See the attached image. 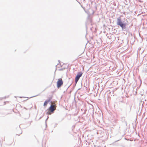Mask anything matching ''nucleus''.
Listing matches in <instances>:
<instances>
[{
    "mask_svg": "<svg viewBox=\"0 0 147 147\" xmlns=\"http://www.w3.org/2000/svg\"><path fill=\"white\" fill-rule=\"evenodd\" d=\"M54 105H51L50 107L48 109V111H46V113L48 115H51L53 113L55 109L54 108Z\"/></svg>",
    "mask_w": 147,
    "mask_h": 147,
    "instance_id": "obj_1",
    "label": "nucleus"
},
{
    "mask_svg": "<svg viewBox=\"0 0 147 147\" xmlns=\"http://www.w3.org/2000/svg\"><path fill=\"white\" fill-rule=\"evenodd\" d=\"M83 73L81 71L78 72L75 78V82L76 84L78 82L80 78L82 76Z\"/></svg>",
    "mask_w": 147,
    "mask_h": 147,
    "instance_id": "obj_2",
    "label": "nucleus"
},
{
    "mask_svg": "<svg viewBox=\"0 0 147 147\" xmlns=\"http://www.w3.org/2000/svg\"><path fill=\"white\" fill-rule=\"evenodd\" d=\"M63 82L61 79L60 78L58 79L57 83V87L58 88H59L63 85Z\"/></svg>",
    "mask_w": 147,
    "mask_h": 147,
    "instance_id": "obj_3",
    "label": "nucleus"
},
{
    "mask_svg": "<svg viewBox=\"0 0 147 147\" xmlns=\"http://www.w3.org/2000/svg\"><path fill=\"white\" fill-rule=\"evenodd\" d=\"M117 24L120 26L122 28H125V25L121 22L120 18L117 19Z\"/></svg>",
    "mask_w": 147,
    "mask_h": 147,
    "instance_id": "obj_4",
    "label": "nucleus"
},
{
    "mask_svg": "<svg viewBox=\"0 0 147 147\" xmlns=\"http://www.w3.org/2000/svg\"><path fill=\"white\" fill-rule=\"evenodd\" d=\"M121 121L123 123H124V124L125 125V126H127V121L125 120V117H122L121 118Z\"/></svg>",
    "mask_w": 147,
    "mask_h": 147,
    "instance_id": "obj_5",
    "label": "nucleus"
},
{
    "mask_svg": "<svg viewBox=\"0 0 147 147\" xmlns=\"http://www.w3.org/2000/svg\"><path fill=\"white\" fill-rule=\"evenodd\" d=\"M51 100V98H49V99L48 100H45V102H44V104H43V106H46L47 105V104Z\"/></svg>",
    "mask_w": 147,
    "mask_h": 147,
    "instance_id": "obj_6",
    "label": "nucleus"
},
{
    "mask_svg": "<svg viewBox=\"0 0 147 147\" xmlns=\"http://www.w3.org/2000/svg\"><path fill=\"white\" fill-rule=\"evenodd\" d=\"M93 37H90V40L92 43H93Z\"/></svg>",
    "mask_w": 147,
    "mask_h": 147,
    "instance_id": "obj_7",
    "label": "nucleus"
},
{
    "mask_svg": "<svg viewBox=\"0 0 147 147\" xmlns=\"http://www.w3.org/2000/svg\"><path fill=\"white\" fill-rule=\"evenodd\" d=\"M8 96H6L3 98H1V100H2V99H5L6 98H8Z\"/></svg>",
    "mask_w": 147,
    "mask_h": 147,
    "instance_id": "obj_8",
    "label": "nucleus"
},
{
    "mask_svg": "<svg viewBox=\"0 0 147 147\" xmlns=\"http://www.w3.org/2000/svg\"><path fill=\"white\" fill-rule=\"evenodd\" d=\"M139 38H140L141 41L143 40V37H139Z\"/></svg>",
    "mask_w": 147,
    "mask_h": 147,
    "instance_id": "obj_9",
    "label": "nucleus"
},
{
    "mask_svg": "<svg viewBox=\"0 0 147 147\" xmlns=\"http://www.w3.org/2000/svg\"><path fill=\"white\" fill-rule=\"evenodd\" d=\"M64 69V68H62V69H59V70H60V71H62V70H63Z\"/></svg>",
    "mask_w": 147,
    "mask_h": 147,
    "instance_id": "obj_10",
    "label": "nucleus"
},
{
    "mask_svg": "<svg viewBox=\"0 0 147 147\" xmlns=\"http://www.w3.org/2000/svg\"><path fill=\"white\" fill-rule=\"evenodd\" d=\"M129 108H130V110L129 111V112H130V110H131V106H129Z\"/></svg>",
    "mask_w": 147,
    "mask_h": 147,
    "instance_id": "obj_11",
    "label": "nucleus"
},
{
    "mask_svg": "<svg viewBox=\"0 0 147 147\" xmlns=\"http://www.w3.org/2000/svg\"><path fill=\"white\" fill-rule=\"evenodd\" d=\"M22 131L21 130V132H20V133H19L18 134H22Z\"/></svg>",
    "mask_w": 147,
    "mask_h": 147,
    "instance_id": "obj_12",
    "label": "nucleus"
},
{
    "mask_svg": "<svg viewBox=\"0 0 147 147\" xmlns=\"http://www.w3.org/2000/svg\"><path fill=\"white\" fill-rule=\"evenodd\" d=\"M37 95H36V96H32L31 97H30V98H32V97H34L35 96H37Z\"/></svg>",
    "mask_w": 147,
    "mask_h": 147,
    "instance_id": "obj_13",
    "label": "nucleus"
},
{
    "mask_svg": "<svg viewBox=\"0 0 147 147\" xmlns=\"http://www.w3.org/2000/svg\"><path fill=\"white\" fill-rule=\"evenodd\" d=\"M48 117H47V119H46V120H45V122H46V121H47V120L48 119Z\"/></svg>",
    "mask_w": 147,
    "mask_h": 147,
    "instance_id": "obj_14",
    "label": "nucleus"
},
{
    "mask_svg": "<svg viewBox=\"0 0 147 147\" xmlns=\"http://www.w3.org/2000/svg\"><path fill=\"white\" fill-rule=\"evenodd\" d=\"M120 37H117V39L118 40H119V38Z\"/></svg>",
    "mask_w": 147,
    "mask_h": 147,
    "instance_id": "obj_15",
    "label": "nucleus"
},
{
    "mask_svg": "<svg viewBox=\"0 0 147 147\" xmlns=\"http://www.w3.org/2000/svg\"><path fill=\"white\" fill-rule=\"evenodd\" d=\"M114 38L113 39H116V38L115 37H113Z\"/></svg>",
    "mask_w": 147,
    "mask_h": 147,
    "instance_id": "obj_16",
    "label": "nucleus"
},
{
    "mask_svg": "<svg viewBox=\"0 0 147 147\" xmlns=\"http://www.w3.org/2000/svg\"><path fill=\"white\" fill-rule=\"evenodd\" d=\"M123 41V40H122L121 41V42H119V43H122V42Z\"/></svg>",
    "mask_w": 147,
    "mask_h": 147,
    "instance_id": "obj_17",
    "label": "nucleus"
},
{
    "mask_svg": "<svg viewBox=\"0 0 147 147\" xmlns=\"http://www.w3.org/2000/svg\"><path fill=\"white\" fill-rule=\"evenodd\" d=\"M134 39H135V38L137 39V38H136V37H134Z\"/></svg>",
    "mask_w": 147,
    "mask_h": 147,
    "instance_id": "obj_18",
    "label": "nucleus"
},
{
    "mask_svg": "<svg viewBox=\"0 0 147 147\" xmlns=\"http://www.w3.org/2000/svg\"><path fill=\"white\" fill-rule=\"evenodd\" d=\"M119 140H117L115 142H117Z\"/></svg>",
    "mask_w": 147,
    "mask_h": 147,
    "instance_id": "obj_19",
    "label": "nucleus"
},
{
    "mask_svg": "<svg viewBox=\"0 0 147 147\" xmlns=\"http://www.w3.org/2000/svg\"><path fill=\"white\" fill-rule=\"evenodd\" d=\"M70 86H70H68V88H67V89L69 88V86Z\"/></svg>",
    "mask_w": 147,
    "mask_h": 147,
    "instance_id": "obj_20",
    "label": "nucleus"
},
{
    "mask_svg": "<svg viewBox=\"0 0 147 147\" xmlns=\"http://www.w3.org/2000/svg\"><path fill=\"white\" fill-rule=\"evenodd\" d=\"M5 102H4V103H5Z\"/></svg>",
    "mask_w": 147,
    "mask_h": 147,
    "instance_id": "obj_21",
    "label": "nucleus"
},
{
    "mask_svg": "<svg viewBox=\"0 0 147 147\" xmlns=\"http://www.w3.org/2000/svg\"><path fill=\"white\" fill-rule=\"evenodd\" d=\"M19 128H20V125H19Z\"/></svg>",
    "mask_w": 147,
    "mask_h": 147,
    "instance_id": "obj_22",
    "label": "nucleus"
},
{
    "mask_svg": "<svg viewBox=\"0 0 147 147\" xmlns=\"http://www.w3.org/2000/svg\"><path fill=\"white\" fill-rule=\"evenodd\" d=\"M86 38L87 40H88V39H87V38H87V37H86Z\"/></svg>",
    "mask_w": 147,
    "mask_h": 147,
    "instance_id": "obj_23",
    "label": "nucleus"
},
{
    "mask_svg": "<svg viewBox=\"0 0 147 147\" xmlns=\"http://www.w3.org/2000/svg\"><path fill=\"white\" fill-rule=\"evenodd\" d=\"M59 63H60V61H59Z\"/></svg>",
    "mask_w": 147,
    "mask_h": 147,
    "instance_id": "obj_24",
    "label": "nucleus"
},
{
    "mask_svg": "<svg viewBox=\"0 0 147 147\" xmlns=\"http://www.w3.org/2000/svg\"><path fill=\"white\" fill-rule=\"evenodd\" d=\"M85 112H84V114H85Z\"/></svg>",
    "mask_w": 147,
    "mask_h": 147,
    "instance_id": "obj_25",
    "label": "nucleus"
},
{
    "mask_svg": "<svg viewBox=\"0 0 147 147\" xmlns=\"http://www.w3.org/2000/svg\"><path fill=\"white\" fill-rule=\"evenodd\" d=\"M146 104V105H147V103Z\"/></svg>",
    "mask_w": 147,
    "mask_h": 147,
    "instance_id": "obj_26",
    "label": "nucleus"
}]
</instances>
